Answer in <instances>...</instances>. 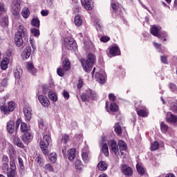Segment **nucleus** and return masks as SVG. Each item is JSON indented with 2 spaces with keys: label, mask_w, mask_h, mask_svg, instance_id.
Segmentation results:
<instances>
[{
  "label": "nucleus",
  "mask_w": 177,
  "mask_h": 177,
  "mask_svg": "<svg viewBox=\"0 0 177 177\" xmlns=\"http://www.w3.org/2000/svg\"><path fill=\"white\" fill-rule=\"evenodd\" d=\"M68 158L69 161H74V158H75V149H70L68 151Z\"/></svg>",
  "instance_id": "nucleus-23"
},
{
  "label": "nucleus",
  "mask_w": 177,
  "mask_h": 177,
  "mask_svg": "<svg viewBox=\"0 0 177 177\" xmlns=\"http://www.w3.org/2000/svg\"><path fill=\"white\" fill-rule=\"evenodd\" d=\"M110 110H111V111H114V112L118 111V106H117V104H115V103H111Z\"/></svg>",
  "instance_id": "nucleus-46"
},
{
  "label": "nucleus",
  "mask_w": 177,
  "mask_h": 177,
  "mask_svg": "<svg viewBox=\"0 0 177 177\" xmlns=\"http://www.w3.org/2000/svg\"><path fill=\"white\" fill-rule=\"evenodd\" d=\"M35 161L38 167H44V159L41 155H36Z\"/></svg>",
  "instance_id": "nucleus-22"
},
{
  "label": "nucleus",
  "mask_w": 177,
  "mask_h": 177,
  "mask_svg": "<svg viewBox=\"0 0 177 177\" xmlns=\"http://www.w3.org/2000/svg\"><path fill=\"white\" fill-rule=\"evenodd\" d=\"M31 24L33 27L39 28V19L38 18H33L31 20Z\"/></svg>",
  "instance_id": "nucleus-36"
},
{
  "label": "nucleus",
  "mask_w": 177,
  "mask_h": 177,
  "mask_svg": "<svg viewBox=\"0 0 177 177\" xmlns=\"http://www.w3.org/2000/svg\"><path fill=\"white\" fill-rule=\"evenodd\" d=\"M9 59L8 57L3 58L0 64V67L1 70H6L8 68V66L9 65Z\"/></svg>",
  "instance_id": "nucleus-19"
},
{
  "label": "nucleus",
  "mask_w": 177,
  "mask_h": 177,
  "mask_svg": "<svg viewBox=\"0 0 177 177\" xmlns=\"http://www.w3.org/2000/svg\"><path fill=\"white\" fill-rule=\"evenodd\" d=\"M13 142L17 147H20L21 149H24V144L21 142L20 138L17 136H14L13 138Z\"/></svg>",
  "instance_id": "nucleus-21"
},
{
  "label": "nucleus",
  "mask_w": 177,
  "mask_h": 177,
  "mask_svg": "<svg viewBox=\"0 0 177 177\" xmlns=\"http://www.w3.org/2000/svg\"><path fill=\"white\" fill-rule=\"evenodd\" d=\"M26 68L29 73H31V74H37V69L34 68V64L32 63L28 62L27 64Z\"/></svg>",
  "instance_id": "nucleus-24"
},
{
  "label": "nucleus",
  "mask_w": 177,
  "mask_h": 177,
  "mask_svg": "<svg viewBox=\"0 0 177 177\" xmlns=\"http://www.w3.org/2000/svg\"><path fill=\"white\" fill-rule=\"evenodd\" d=\"M82 5L86 10H92L93 8V2L92 0H81Z\"/></svg>",
  "instance_id": "nucleus-12"
},
{
  "label": "nucleus",
  "mask_w": 177,
  "mask_h": 177,
  "mask_svg": "<svg viewBox=\"0 0 177 177\" xmlns=\"http://www.w3.org/2000/svg\"><path fill=\"white\" fill-rule=\"evenodd\" d=\"M44 169H46V171H53V167H52L50 164H46L44 166Z\"/></svg>",
  "instance_id": "nucleus-57"
},
{
  "label": "nucleus",
  "mask_w": 177,
  "mask_h": 177,
  "mask_svg": "<svg viewBox=\"0 0 177 177\" xmlns=\"http://www.w3.org/2000/svg\"><path fill=\"white\" fill-rule=\"evenodd\" d=\"M18 162L21 169H24V162H23V159L21 158H18Z\"/></svg>",
  "instance_id": "nucleus-50"
},
{
  "label": "nucleus",
  "mask_w": 177,
  "mask_h": 177,
  "mask_svg": "<svg viewBox=\"0 0 177 177\" xmlns=\"http://www.w3.org/2000/svg\"><path fill=\"white\" fill-rule=\"evenodd\" d=\"M48 97L50 100H53V102H57V95H56V93L53 91L48 92Z\"/></svg>",
  "instance_id": "nucleus-29"
},
{
  "label": "nucleus",
  "mask_w": 177,
  "mask_h": 177,
  "mask_svg": "<svg viewBox=\"0 0 177 177\" xmlns=\"http://www.w3.org/2000/svg\"><path fill=\"white\" fill-rule=\"evenodd\" d=\"M100 41L102 42H109V41H110V37L107 36H103L101 37Z\"/></svg>",
  "instance_id": "nucleus-56"
},
{
  "label": "nucleus",
  "mask_w": 177,
  "mask_h": 177,
  "mask_svg": "<svg viewBox=\"0 0 177 177\" xmlns=\"http://www.w3.org/2000/svg\"><path fill=\"white\" fill-rule=\"evenodd\" d=\"M159 146L160 145L158 144V142L154 141L151 144V150L152 151H154L155 150H157V149H158Z\"/></svg>",
  "instance_id": "nucleus-41"
},
{
  "label": "nucleus",
  "mask_w": 177,
  "mask_h": 177,
  "mask_svg": "<svg viewBox=\"0 0 177 177\" xmlns=\"http://www.w3.org/2000/svg\"><path fill=\"white\" fill-rule=\"evenodd\" d=\"M8 96L3 97L0 100V103L1 104H2L1 106H5V103H6V100L8 99Z\"/></svg>",
  "instance_id": "nucleus-60"
},
{
  "label": "nucleus",
  "mask_w": 177,
  "mask_h": 177,
  "mask_svg": "<svg viewBox=\"0 0 177 177\" xmlns=\"http://www.w3.org/2000/svg\"><path fill=\"white\" fill-rule=\"evenodd\" d=\"M15 77L17 79L20 78V72L19 71L15 72Z\"/></svg>",
  "instance_id": "nucleus-64"
},
{
  "label": "nucleus",
  "mask_w": 177,
  "mask_h": 177,
  "mask_svg": "<svg viewBox=\"0 0 177 177\" xmlns=\"http://www.w3.org/2000/svg\"><path fill=\"white\" fill-rule=\"evenodd\" d=\"M162 28L160 26H156L153 25L151 28V34L154 37H157L158 38H162V41H167V33L165 32H160Z\"/></svg>",
  "instance_id": "nucleus-3"
},
{
  "label": "nucleus",
  "mask_w": 177,
  "mask_h": 177,
  "mask_svg": "<svg viewBox=\"0 0 177 177\" xmlns=\"http://www.w3.org/2000/svg\"><path fill=\"white\" fill-rule=\"evenodd\" d=\"M169 88L172 91V92H174V93L177 92L176 85H175L174 84L170 83Z\"/></svg>",
  "instance_id": "nucleus-53"
},
{
  "label": "nucleus",
  "mask_w": 177,
  "mask_h": 177,
  "mask_svg": "<svg viewBox=\"0 0 177 177\" xmlns=\"http://www.w3.org/2000/svg\"><path fill=\"white\" fill-rule=\"evenodd\" d=\"M83 84H84V81L81 78H79L78 83H77L78 89H81V88H82Z\"/></svg>",
  "instance_id": "nucleus-55"
},
{
  "label": "nucleus",
  "mask_w": 177,
  "mask_h": 177,
  "mask_svg": "<svg viewBox=\"0 0 177 177\" xmlns=\"http://www.w3.org/2000/svg\"><path fill=\"white\" fill-rule=\"evenodd\" d=\"M82 18L79 15L75 16L74 23L77 27L82 26Z\"/></svg>",
  "instance_id": "nucleus-27"
},
{
  "label": "nucleus",
  "mask_w": 177,
  "mask_h": 177,
  "mask_svg": "<svg viewBox=\"0 0 177 177\" xmlns=\"http://www.w3.org/2000/svg\"><path fill=\"white\" fill-rule=\"evenodd\" d=\"M109 53L113 56H118L120 55V48L117 46H113L110 49Z\"/></svg>",
  "instance_id": "nucleus-25"
},
{
  "label": "nucleus",
  "mask_w": 177,
  "mask_h": 177,
  "mask_svg": "<svg viewBox=\"0 0 177 177\" xmlns=\"http://www.w3.org/2000/svg\"><path fill=\"white\" fill-rule=\"evenodd\" d=\"M76 44L74 42V39L72 38H66L64 41V46L68 50H73V49H75Z\"/></svg>",
  "instance_id": "nucleus-9"
},
{
  "label": "nucleus",
  "mask_w": 177,
  "mask_h": 177,
  "mask_svg": "<svg viewBox=\"0 0 177 177\" xmlns=\"http://www.w3.org/2000/svg\"><path fill=\"white\" fill-rule=\"evenodd\" d=\"M0 12H6V7L5 3L0 2ZM0 24L3 27H6L8 26V17L3 15V13L0 12Z\"/></svg>",
  "instance_id": "nucleus-6"
},
{
  "label": "nucleus",
  "mask_w": 177,
  "mask_h": 177,
  "mask_svg": "<svg viewBox=\"0 0 177 177\" xmlns=\"http://www.w3.org/2000/svg\"><path fill=\"white\" fill-rule=\"evenodd\" d=\"M30 56H31V47L28 46L22 52L21 57L24 59V60H27V59H28V57H30Z\"/></svg>",
  "instance_id": "nucleus-16"
},
{
  "label": "nucleus",
  "mask_w": 177,
  "mask_h": 177,
  "mask_svg": "<svg viewBox=\"0 0 177 177\" xmlns=\"http://www.w3.org/2000/svg\"><path fill=\"white\" fill-rule=\"evenodd\" d=\"M21 132L22 133H26V132H30V127L27 125L26 123L22 122L21 124Z\"/></svg>",
  "instance_id": "nucleus-28"
},
{
  "label": "nucleus",
  "mask_w": 177,
  "mask_h": 177,
  "mask_svg": "<svg viewBox=\"0 0 177 177\" xmlns=\"http://www.w3.org/2000/svg\"><path fill=\"white\" fill-rule=\"evenodd\" d=\"M81 99L82 102H86V100H88L89 98L88 97V95L84 93L81 95Z\"/></svg>",
  "instance_id": "nucleus-59"
},
{
  "label": "nucleus",
  "mask_w": 177,
  "mask_h": 177,
  "mask_svg": "<svg viewBox=\"0 0 177 177\" xmlns=\"http://www.w3.org/2000/svg\"><path fill=\"white\" fill-rule=\"evenodd\" d=\"M109 145L114 154L117 156V154H118V146H117V142L114 140H111L109 142Z\"/></svg>",
  "instance_id": "nucleus-14"
},
{
  "label": "nucleus",
  "mask_w": 177,
  "mask_h": 177,
  "mask_svg": "<svg viewBox=\"0 0 177 177\" xmlns=\"http://www.w3.org/2000/svg\"><path fill=\"white\" fill-rule=\"evenodd\" d=\"M2 169L4 171V172H7L8 169H10L9 168V165L6 162L3 163Z\"/></svg>",
  "instance_id": "nucleus-52"
},
{
  "label": "nucleus",
  "mask_w": 177,
  "mask_h": 177,
  "mask_svg": "<svg viewBox=\"0 0 177 177\" xmlns=\"http://www.w3.org/2000/svg\"><path fill=\"white\" fill-rule=\"evenodd\" d=\"M137 114L139 117H147L149 113L147 112V109H140L137 111Z\"/></svg>",
  "instance_id": "nucleus-30"
},
{
  "label": "nucleus",
  "mask_w": 177,
  "mask_h": 177,
  "mask_svg": "<svg viewBox=\"0 0 177 177\" xmlns=\"http://www.w3.org/2000/svg\"><path fill=\"white\" fill-rule=\"evenodd\" d=\"M70 68H71V64L70 63V61L66 59L63 62V68H58L57 70V73L59 75V77H64L66 71H68Z\"/></svg>",
  "instance_id": "nucleus-5"
},
{
  "label": "nucleus",
  "mask_w": 177,
  "mask_h": 177,
  "mask_svg": "<svg viewBox=\"0 0 177 177\" xmlns=\"http://www.w3.org/2000/svg\"><path fill=\"white\" fill-rule=\"evenodd\" d=\"M102 152L106 157H109V146L106 143L102 145Z\"/></svg>",
  "instance_id": "nucleus-33"
},
{
  "label": "nucleus",
  "mask_w": 177,
  "mask_h": 177,
  "mask_svg": "<svg viewBox=\"0 0 177 177\" xmlns=\"http://www.w3.org/2000/svg\"><path fill=\"white\" fill-rule=\"evenodd\" d=\"M137 171L140 174V175H143L145 174V169L142 167L140 165H137L136 166Z\"/></svg>",
  "instance_id": "nucleus-49"
},
{
  "label": "nucleus",
  "mask_w": 177,
  "mask_h": 177,
  "mask_svg": "<svg viewBox=\"0 0 177 177\" xmlns=\"http://www.w3.org/2000/svg\"><path fill=\"white\" fill-rule=\"evenodd\" d=\"M21 9L20 0H15L11 6V12L13 16H19Z\"/></svg>",
  "instance_id": "nucleus-7"
},
{
  "label": "nucleus",
  "mask_w": 177,
  "mask_h": 177,
  "mask_svg": "<svg viewBox=\"0 0 177 177\" xmlns=\"http://www.w3.org/2000/svg\"><path fill=\"white\" fill-rule=\"evenodd\" d=\"M6 172H7L8 177H15V175H16L15 169H10Z\"/></svg>",
  "instance_id": "nucleus-39"
},
{
  "label": "nucleus",
  "mask_w": 177,
  "mask_h": 177,
  "mask_svg": "<svg viewBox=\"0 0 177 177\" xmlns=\"http://www.w3.org/2000/svg\"><path fill=\"white\" fill-rule=\"evenodd\" d=\"M170 108L171 111H173V113H177V102L171 103Z\"/></svg>",
  "instance_id": "nucleus-45"
},
{
  "label": "nucleus",
  "mask_w": 177,
  "mask_h": 177,
  "mask_svg": "<svg viewBox=\"0 0 177 177\" xmlns=\"http://www.w3.org/2000/svg\"><path fill=\"white\" fill-rule=\"evenodd\" d=\"M167 122H171V124H176L177 122V116L172 114L171 112H168L166 115Z\"/></svg>",
  "instance_id": "nucleus-13"
},
{
  "label": "nucleus",
  "mask_w": 177,
  "mask_h": 177,
  "mask_svg": "<svg viewBox=\"0 0 177 177\" xmlns=\"http://www.w3.org/2000/svg\"><path fill=\"white\" fill-rule=\"evenodd\" d=\"M21 35H27V29L19 25L17 32L15 33V42L19 48L23 46L24 41Z\"/></svg>",
  "instance_id": "nucleus-1"
},
{
  "label": "nucleus",
  "mask_w": 177,
  "mask_h": 177,
  "mask_svg": "<svg viewBox=\"0 0 177 177\" xmlns=\"http://www.w3.org/2000/svg\"><path fill=\"white\" fill-rule=\"evenodd\" d=\"M87 95H91L90 99H95L97 96L96 93L92 91V90H87Z\"/></svg>",
  "instance_id": "nucleus-47"
},
{
  "label": "nucleus",
  "mask_w": 177,
  "mask_h": 177,
  "mask_svg": "<svg viewBox=\"0 0 177 177\" xmlns=\"http://www.w3.org/2000/svg\"><path fill=\"white\" fill-rule=\"evenodd\" d=\"M50 136L48 135H45L43 137V140L40 141V149H41L43 153L45 154V156L48 154V146H49V143H50Z\"/></svg>",
  "instance_id": "nucleus-4"
},
{
  "label": "nucleus",
  "mask_w": 177,
  "mask_h": 177,
  "mask_svg": "<svg viewBox=\"0 0 177 177\" xmlns=\"http://www.w3.org/2000/svg\"><path fill=\"white\" fill-rule=\"evenodd\" d=\"M168 126L165 124V122H162L160 123V129L163 133H166V132L168 131Z\"/></svg>",
  "instance_id": "nucleus-38"
},
{
  "label": "nucleus",
  "mask_w": 177,
  "mask_h": 177,
  "mask_svg": "<svg viewBox=\"0 0 177 177\" xmlns=\"http://www.w3.org/2000/svg\"><path fill=\"white\" fill-rule=\"evenodd\" d=\"M115 95L114 93H109V99L111 102H115Z\"/></svg>",
  "instance_id": "nucleus-54"
},
{
  "label": "nucleus",
  "mask_w": 177,
  "mask_h": 177,
  "mask_svg": "<svg viewBox=\"0 0 177 177\" xmlns=\"http://www.w3.org/2000/svg\"><path fill=\"white\" fill-rule=\"evenodd\" d=\"M21 140L24 142L26 145H28L31 140H32V134L30 131L26 133H22Z\"/></svg>",
  "instance_id": "nucleus-11"
},
{
  "label": "nucleus",
  "mask_w": 177,
  "mask_h": 177,
  "mask_svg": "<svg viewBox=\"0 0 177 177\" xmlns=\"http://www.w3.org/2000/svg\"><path fill=\"white\" fill-rule=\"evenodd\" d=\"M62 142H63L64 143H67V142H68V136L67 135H64L62 136Z\"/></svg>",
  "instance_id": "nucleus-58"
},
{
  "label": "nucleus",
  "mask_w": 177,
  "mask_h": 177,
  "mask_svg": "<svg viewBox=\"0 0 177 177\" xmlns=\"http://www.w3.org/2000/svg\"><path fill=\"white\" fill-rule=\"evenodd\" d=\"M111 5L114 12H117V10H118V4H117V3L111 1Z\"/></svg>",
  "instance_id": "nucleus-48"
},
{
  "label": "nucleus",
  "mask_w": 177,
  "mask_h": 177,
  "mask_svg": "<svg viewBox=\"0 0 177 177\" xmlns=\"http://www.w3.org/2000/svg\"><path fill=\"white\" fill-rule=\"evenodd\" d=\"M38 99L41 104H42V106H44V107H48V106L50 104V103L49 102V100L46 96L39 95Z\"/></svg>",
  "instance_id": "nucleus-17"
},
{
  "label": "nucleus",
  "mask_w": 177,
  "mask_h": 177,
  "mask_svg": "<svg viewBox=\"0 0 177 177\" xmlns=\"http://www.w3.org/2000/svg\"><path fill=\"white\" fill-rule=\"evenodd\" d=\"M30 32L34 37H39V30L35 28L30 29Z\"/></svg>",
  "instance_id": "nucleus-44"
},
{
  "label": "nucleus",
  "mask_w": 177,
  "mask_h": 177,
  "mask_svg": "<svg viewBox=\"0 0 177 177\" xmlns=\"http://www.w3.org/2000/svg\"><path fill=\"white\" fill-rule=\"evenodd\" d=\"M32 111V109H31V107L30 106H26L24 109V114L25 115L26 121H30V120H31V115H32V114L31 113Z\"/></svg>",
  "instance_id": "nucleus-15"
},
{
  "label": "nucleus",
  "mask_w": 177,
  "mask_h": 177,
  "mask_svg": "<svg viewBox=\"0 0 177 177\" xmlns=\"http://www.w3.org/2000/svg\"><path fill=\"white\" fill-rule=\"evenodd\" d=\"M20 124H21V120L18 119L16 121V123H15V128H16V129H17V128H19V127L20 126Z\"/></svg>",
  "instance_id": "nucleus-62"
},
{
  "label": "nucleus",
  "mask_w": 177,
  "mask_h": 177,
  "mask_svg": "<svg viewBox=\"0 0 177 177\" xmlns=\"http://www.w3.org/2000/svg\"><path fill=\"white\" fill-rule=\"evenodd\" d=\"M82 157L84 162H89V156L88 155V153L82 152Z\"/></svg>",
  "instance_id": "nucleus-42"
},
{
  "label": "nucleus",
  "mask_w": 177,
  "mask_h": 177,
  "mask_svg": "<svg viewBox=\"0 0 177 177\" xmlns=\"http://www.w3.org/2000/svg\"><path fill=\"white\" fill-rule=\"evenodd\" d=\"M95 78L100 84H104V81H106V73L103 71H100L99 72L96 73Z\"/></svg>",
  "instance_id": "nucleus-10"
},
{
  "label": "nucleus",
  "mask_w": 177,
  "mask_h": 177,
  "mask_svg": "<svg viewBox=\"0 0 177 177\" xmlns=\"http://www.w3.org/2000/svg\"><path fill=\"white\" fill-rule=\"evenodd\" d=\"M21 16L24 19H27L30 16V10H28V8L25 7L23 8L22 12H21Z\"/></svg>",
  "instance_id": "nucleus-31"
},
{
  "label": "nucleus",
  "mask_w": 177,
  "mask_h": 177,
  "mask_svg": "<svg viewBox=\"0 0 177 177\" xmlns=\"http://www.w3.org/2000/svg\"><path fill=\"white\" fill-rule=\"evenodd\" d=\"M8 86V78L0 80V88H6Z\"/></svg>",
  "instance_id": "nucleus-40"
},
{
  "label": "nucleus",
  "mask_w": 177,
  "mask_h": 177,
  "mask_svg": "<svg viewBox=\"0 0 177 177\" xmlns=\"http://www.w3.org/2000/svg\"><path fill=\"white\" fill-rule=\"evenodd\" d=\"M15 107H16V104L13 102L10 101L8 102V107H6V106H1L0 110L1 111H3L5 114H8L9 111H13Z\"/></svg>",
  "instance_id": "nucleus-8"
},
{
  "label": "nucleus",
  "mask_w": 177,
  "mask_h": 177,
  "mask_svg": "<svg viewBox=\"0 0 177 177\" xmlns=\"http://www.w3.org/2000/svg\"><path fill=\"white\" fill-rule=\"evenodd\" d=\"M94 26L97 29V31H100V30H102V24L100 23V21L99 19H95L94 22Z\"/></svg>",
  "instance_id": "nucleus-37"
},
{
  "label": "nucleus",
  "mask_w": 177,
  "mask_h": 177,
  "mask_svg": "<svg viewBox=\"0 0 177 177\" xmlns=\"http://www.w3.org/2000/svg\"><path fill=\"white\" fill-rule=\"evenodd\" d=\"M115 128V132L117 133V135H121L122 133V129H121V126H120V124L116 123L114 126Z\"/></svg>",
  "instance_id": "nucleus-32"
},
{
  "label": "nucleus",
  "mask_w": 177,
  "mask_h": 177,
  "mask_svg": "<svg viewBox=\"0 0 177 177\" xmlns=\"http://www.w3.org/2000/svg\"><path fill=\"white\" fill-rule=\"evenodd\" d=\"M81 63L84 71L89 73L92 70L93 63H95V56L92 54H88L87 59H82Z\"/></svg>",
  "instance_id": "nucleus-2"
},
{
  "label": "nucleus",
  "mask_w": 177,
  "mask_h": 177,
  "mask_svg": "<svg viewBox=\"0 0 177 177\" xmlns=\"http://www.w3.org/2000/svg\"><path fill=\"white\" fill-rule=\"evenodd\" d=\"M41 16H48L49 15V10H42L41 11Z\"/></svg>",
  "instance_id": "nucleus-61"
},
{
  "label": "nucleus",
  "mask_w": 177,
  "mask_h": 177,
  "mask_svg": "<svg viewBox=\"0 0 177 177\" xmlns=\"http://www.w3.org/2000/svg\"><path fill=\"white\" fill-rule=\"evenodd\" d=\"M97 168L100 171H106L107 169V163L104 161H100L97 165Z\"/></svg>",
  "instance_id": "nucleus-26"
},
{
  "label": "nucleus",
  "mask_w": 177,
  "mask_h": 177,
  "mask_svg": "<svg viewBox=\"0 0 177 177\" xmlns=\"http://www.w3.org/2000/svg\"><path fill=\"white\" fill-rule=\"evenodd\" d=\"M75 168L78 171H80V169L82 168V162L81 160L77 159L75 162Z\"/></svg>",
  "instance_id": "nucleus-43"
},
{
  "label": "nucleus",
  "mask_w": 177,
  "mask_h": 177,
  "mask_svg": "<svg viewBox=\"0 0 177 177\" xmlns=\"http://www.w3.org/2000/svg\"><path fill=\"white\" fill-rule=\"evenodd\" d=\"M49 160L51 161V162H56V160H57V156L56 155V153H51L49 156Z\"/></svg>",
  "instance_id": "nucleus-34"
},
{
  "label": "nucleus",
  "mask_w": 177,
  "mask_h": 177,
  "mask_svg": "<svg viewBox=\"0 0 177 177\" xmlns=\"http://www.w3.org/2000/svg\"><path fill=\"white\" fill-rule=\"evenodd\" d=\"M30 44L33 49V50H35V46L34 45V40L31 38H30Z\"/></svg>",
  "instance_id": "nucleus-63"
},
{
  "label": "nucleus",
  "mask_w": 177,
  "mask_h": 177,
  "mask_svg": "<svg viewBox=\"0 0 177 177\" xmlns=\"http://www.w3.org/2000/svg\"><path fill=\"white\" fill-rule=\"evenodd\" d=\"M7 130L9 133H13V132H15V121L10 120L7 123Z\"/></svg>",
  "instance_id": "nucleus-20"
},
{
  "label": "nucleus",
  "mask_w": 177,
  "mask_h": 177,
  "mask_svg": "<svg viewBox=\"0 0 177 177\" xmlns=\"http://www.w3.org/2000/svg\"><path fill=\"white\" fill-rule=\"evenodd\" d=\"M122 170L123 174L126 176H131L132 174H133V171L132 170V169L127 166H123L122 167Z\"/></svg>",
  "instance_id": "nucleus-18"
},
{
  "label": "nucleus",
  "mask_w": 177,
  "mask_h": 177,
  "mask_svg": "<svg viewBox=\"0 0 177 177\" xmlns=\"http://www.w3.org/2000/svg\"><path fill=\"white\" fill-rule=\"evenodd\" d=\"M10 169H15L16 170V162L14 160H10Z\"/></svg>",
  "instance_id": "nucleus-51"
},
{
  "label": "nucleus",
  "mask_w": 177,
  "mask_h": 177,
  "mask_svg": "<svg viewBox=\"0 0 177 177\" xmlns=\"http://www.w3.org/2000/svg\"><path fill=\"white\" fill-rule=\"evenodd\" d=\"M118 146L120 150H127V143L121 140L118 141Z\"/></svg>",
  "instance_id": "nucleus-35"
}]
</instances>
